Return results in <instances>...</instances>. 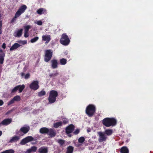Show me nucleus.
<instances>
[{
	"label": "nucleus",
	"instance_id": "obj_1",
	"mask_svg": "<svg viewBox=\"0 0 153 153\" xmlns=\"http://www.w3.org/2000/svg\"><path fill=\"white\" fill-rule=\"evenodd\" d=\"M117 123L116 120L114 118H105L102 121L103 125L107 127L115 126Z\"/></svg>",
	"mask_w": 153,
	"mask_h": 153
},
{
	"label": "nucleus",
	"instance_id": "obj_2",
	"mask_svg": "<svg viewBox=\"0 0 153 153\" xmlns=\"http://www.w3.org/2000/svg\"><path fill=\"white\" fill-rule=\"evenodd\" d=\"M27 8V7L25 5H22L16 12L14 17L11 21L10 23H12L15 22L16 21V18L20 16L22 13H23Z\"/></svg>",
	"mask_w": 153,
	"mask_h": 153
},
{
	"label": "nucleus",
	"instance_id": "obj_3",
	"mask_svg": "<svg viewBox=\"0 0 153 153\" xmlns=\"http://www.w3.org/2000/svg\"><path fill=\"white\" fill-rule=\"evenodd\" d=\"M96 111L95 106L92 104H89L86 108L85 113L89 117H92Z\"/></svg>",
	"mask_w": 153,
	"mask_h": 153
},
{
	"label": "nucleus",
	"instance_id": "obj_4",
	"mask_svg": "<svg viewBox=\"0 0 153 153\" xmlns=\"http://www.w3.org/2000/svg\"><path fill=\"white\" fill-rule=\"evenodd\" d=\"M70 40L66 33L63 34L60 40V43L65 46H67L69 45Z\"/></svg>",
	"mask_w": 153,
	"mask_h": 153
},
{
	"label": "nucleus",
	"instance_id": "obj_5",
	"mask_svg": "<svg viewBox=\"0 0 153 153\" xmlns=\"http://www.w3.org/2000/svg\"><path fill=\"white\" fill-rule=\"evenodd\" d=\"M53 51L50 49L45 51L44 58L45 62H47L50 60L53 56Z\"/></svg>",
	"mask_w": 153,
	"mask_h": 153
},
{
	"label": "nucleus",
	"instance_id": "obj_6",
	"mask_svg": "<svg viewBox=\"0 0 153 153\" xmlns=\"http://www.w3.org/2000/svg\"><path fill=\"white\" fill-rule=\"evenodd\" d=\"M39 81L33 80L30 85L29 88L31 90L36 91L39 87Z\"/></svg>",
	"mask_w": 153,
	"mask_h": 153
},
{
	"label": "nucleus",
	"instance_id": "obj_7",
	"mask_svg": "<svg viewBox=\"0 0 153 153\" xmlns=\"http://www.w3.org/2000/svg\"><path fill=\"white\" fill-rule=\"evenodd\" d=\"M98 134L99 136L98 140L99 143H102L106 140L108 137L104 133L99 132L98 133Z\"/></svg>",
	"mask_w": 153,
	"mask_h": 153
},
{
	"label": "nucleus",
	"instance_id": "obj_8",
	"mask_svg": "<svg viewBox=\"0 0 153 153\" xmlns=\"http://www.w3.org/2000/svg\"><path fill=\"white\" fill-rule=\"evenodd\" d=\"M34 139L32 136H27L25 138L22 140L20 142V144L22 145H25L29 142L34 140Z\"/></svg>",
	"mask_w": 153,
	"mask_h": 153
},
{
	"label": "nucleus",
	"instance_id": "obj_9",
	"mask_svg": "<svg viewBox=\"0 0 153 153\" xmlns=\"http://www.w3.org/2000/svg\"><path fill=\"white\" fill-rule=\"evenodd\" d=\"M74 128V126L73 124H71L66 128L65 132L67 134H69L73 131Z\"/></svg>",
	"mask_w": 153,
	"mask_h": 153
},
{
	"label": "nucleus",
	"instance_id": "obj_10",
	"mask_svg": "<svg viewBox=\"0 0 153 153\" xmlns=\"http://www.w3.org/2000/svg\"><path fill=\"white\" fill-rule=\"evenodd\" d=\"M21 100V97L19 96L16 95L15 96L7 103L8 105H10L13 103L15 101L18 102Z\"/></svg>",
	"mask_w": 153,
	"mask_h": 153
},
{
	"label": "nucleus",
	"instance_id": "obj_11",
	"mask_svg": "<svg viewBox=\"0 0 153 153\" xmlns=\"http://www.w3.org/2000/svg\"><path fill=\"white\" fill-rule=\"evenodd\" d=\"M12 122V119L11 118L5 119L0 123V126L2 125L7 126L10 124Z\"/></svg>",
	"mask_w": 153,
	"mask_h": 153
},
{
	"label": "nucleus",
	"instance_id": "obj_12",
	"mask_svg": "<svg viewBox=\"0 0 153 153\" xmlns=\"http://www.w3.org/2000/svg\"><path fill=\"white\" fill-rule=\"evenodd\" d=\"M48 132L47 134L51 137H55L56 135V133L53 128L48 129Z\"/></svg>",
	"mask_w": 153,
	"mask_h": 153
},
{
	"label": "nucleus",
	"instance_id": "obj_13",
	"mask_svg": "<svg viewBox=\"0 0 153 153\" xmlns=\"http://www.w3.org/2000/svg\"><path fill=\"white\" fill-rule=\"evenodd\" d=\"M51 68L53 69H55L58 67V63L57 60L52 59L51 61Z\"/></svg>",
	"mask_w": 153,
	"mask_h": 153
},
{
	"label": "nucleus",
	"instance_id": "obj_14",
	"mask_svg": "<svg viewBox=\"0 0 153 153\" xmlns=\"http://www.w3.org/2000/svg\"><path fill=\"white\" fill-rule=\"evenodd\" d=\"M5 56V54L4 52L1 49H0V63L1 64H2L3 63L4 57Z\"/></svg>",
	"mask_w": 153,
	"mask_h": 153
},
{
	"label": "nucleus",
	"instance_id": "obj_15",
	"mask_svg": "<svg viewBox=\"0 0 153 153\" xmlns=\"http://www.w3.org/2000/svg\"><path fill=\"white\" fill-rule=\"evenodd\" d=\"M37 13L39 15H41L42 14H46V10L43 8H41L38 10L36 11Z\"/></svg>",
	"mask_w": 153,
	"mask_h": 153
},
{
	"label": "nucleus",
	"instance_id": "obj_16",
	"mask_svg": "<svg viewBox=\"0 0 153 153\" xmlns=\"http://www.w3.org/2000/svg\"><path fill=\"white\" fill-rule=\"evenodd\" d=\"M103 132L106 136H110L113 133V131L112 129H109L105 130Z\"/></svg>",
	"mask_w": 153,
	"mask_h": 153
},
{
	"label": "nucleus",
	"instance_id": "obj_17",
	"mask_svg": "<svg viewBox=\"0 0 153 153\" xmlns=\"http://www.w3.org/2000/svg\"><path fill=\"white\" fill-rule=\"evenodd\" d=\"M58 96V94L57 91L55 90H51L49 93V96L56 98Z\"/></svg>",
	"mask_w": 153,
	"mask_h": 153
},
{
	"label": "nucleus",
	"instance_id": "obj_18",
	"mask_svg": "<svg viewBox=\"0 0 153 153\" xmlns=\"http://www.w3.org/2000/svg\"><path fill=\"white\" fill-rule=\"evenodd\" d=\"M30 130V127L28 126L26 127H23L20 128V130L23 134H25L28 132Z\"/></svg>",
	"mask_w": 153,
	"mask_h": 153
},
{
	"label": "nucleus",
	"instance_id": "obj_19",
	"mask_svg": "<svg viewBox=\"0 0 153 153\" xmlns=\"http://www.w3.org/2000/svg\"><path fill=\"white\" fill-rule=\"evenodd\" d=\"M121 153H129V151L128 148L126 146H123L120 149Z\"/></svg>",
	"mask_w": 153,
	"mask_h": 153
},
{
	"label": "nucleus",
	"instance_id": "obj_20",
	"mask_svg": "<svg viewBox=\"0 0 153 153\" xmlns=\"http://www.w3.org/2000/svg\"><path fill=\"white\" fill-rule=\"evenodd\" d=\"M37 149V148L35 146L31 147L30 149H28L26 152L25 153H30L31 152H35Z\"/></svg>",
	"mask_w": 153,
	"mask_h": 153
},
{
	"label": "nucleus",
	"instance_id": "obj_21",
	"mask_svg": "<svg viewBox=\"0 0 153 153\" xmlns=\"http://www.w3.org/2000/svg\"><path fill=\"white\" fill-rule=\"evenodd\" d=\"M42 40L46 41V42L48 43L51 40V37L49 35H43L42 36Z\"/></svg>",
	"mask_w": 153,
	"mask_h": 153
},
{
	"label": "nucleus",
	"instance_id": "obj_22",
	"mask_svg": "<svg viewBox=\"0 0 153 153\" xmlns=\"http://www.w3.org/2000/svg\"><path fill=\"white\" fill-rule=\"evenodd\" d=\"M21 46V45L19 44L16 43H14L12 46L10 48V51H12L15 50L19 48Z\"/></svg>",
	"mask_w": 153,
	"mask_h": 153
},
{
	"label": "nucleus",
	"instance_id": "obj_23",
	"mask_svg": "<svg viewBox=\"0 0 153 153\" xmlns=\"http://www.w3.org/2000/svg\"><path fill=\"white\" fill-rule=\"evenodd\" d=\"M38 150L39 153H47L48 152V149L46 147H41Z\"/></svg>",
	"mask_w": 153,
	"mask_h": 153
},
{
	"label": "nucleus",
	"instance_id": "obj_24",
	"mask_svg": "<svg viewBox=\"0 0 153 153\" xmlns=\"http://www.w3.org/2000/svg\"><path fill=\"white\" fill-rule=\"evenodd\" d=\"M39 131L42 134H47L48 131V128L46 127H43L40 129Z\"/></svg>",
	"mask_w": 153,
	"mask_h": 153
},
{
	"label": "nucleus",
	"instance_id": "obj_25",
	"mask_svg": "<svg viewBox=\"0 0 153 153\" xmlns=\"http://www.w3.org/2000/svg\"><path fill=\"white\" fill-rule=\"evenodd\" d=\"M22 29H20L19 30H18L17 32L16 33H15L14 34H16V35H14V36L15 37H20L22 35Z\"/></svg>",
	"mask_w": 153,
	"mask_h": 153
},
{
	"label": "nucleus",
	"instance_id": "obj_26",
	"mask_svg": "<svg viewBox=\"0 0 153 153\" xmlns=\"http://www.w3.org/2000/svg\"><path fill=\"white\" fill-rule=\"evenodd\" d=\"M20 139L19 136H14L12 137L10 140L9 142L10 143H13V142H16L18 141Z\"/></svg>",
	"mask_w": 153,
	"mask_h": 153
},
{
	"label": "nucleus",
	"instance_id": "obj_27",
	"mask_svg": "<svg viewBox=\"0 0 153 153\" xmlns=\"http://www.w3.org/2000/svg\"><path fill=\"white\" fill-rule=\"evenodd\" d=\"M17 87H18V90L19 93H21L25 88V85L24 84L18 85Z\"/></svg>",
	"mask_w": 153,
	"mask_h": 153
},
{
	"label": "nucleus",
	"instance_id": "obj_28",
	"mask_svg": "<svg viewBox=\"0 0 153 153\" xmlns=\"http://www.w3.org/2000/svg\"><path fill=\"white\" fill-rule=\"evenodd\" d=\"M56 98L49 96L48 97V101L50 103H52L55 102L56 101Z\"/></svg>",
	"mask_w": 153,
	"mask_h": 153
},
{
	"label": "nucleus",
	"instance_id": "obj_29",
	"mask_svg": "<svg viewBox=\"0 0 153 153\" xmlns=\"http://www.w3.org/2000/svg\"><path fill=\"white\" fill-rule=\"evenodd\" d=\"M62 126V122L61 121L56 122L53 124V127L57 128L59 126Z\"/></svg>",
	"mask_w": 153,
	"mask_h": 153
},
{
	"label": "nucleus",
	"instance_id": "obj_30",
	"mask_svg": "<svg viewBox=\"0 0 153 153\" xmlns=\"http://www.w3.org/2000/svg\"><path fill=\"white\" fill-rule=\"evenodd\" d=\"M74 150V148L72 146H69L67 148L66 153H72Z\"/></svg>",
	"mask_w": 153,
	"mask_h": 153
},
{
	"label": "nucleus",
	"instance_id": "obj_31",
	"mask_svg": "<svg viewBox=\"0 0 153 153\" xmlns=\"http://www.w3.org/2000/svg\"><path fill=\"white\" fill-rule=\"evenodd\" d=\"M67 60L65 59L62 58L60 59V62L61 65H65L67 63Z\"/></svg>",
	"mask_w": 153,
	"mask_h": 153
},
{
	"label": "nucleus",
	"instance_id": "obj_32",
	"mask_svg": "<svg viewBox=\"0 0 153 153\" xmlns=\"http://www.w3.org/2000/svg\"><path fill=\"white\" fill-rule=\"evenodd\" d=\"M14 152L15 151L11 149L6 150L1 153H14Z\"/></svg>",
	"mask_w": 153,
	"mask_h": 153
},
{
	"label": "nucleus",
	"instance_id": "obj_33",
	"mask_svg": "<svg viewBox=\"0 0 153 153\" xmlns=\"http://www.w3.org/2000/svg\"><path fill=\"white\" fill-rule=\"evenodd\" d=\"M46 94V92L45 91L42 90L38 93V96L41 97L42 96L45 95Z\"/></svg>",
	"mask_w": 153,
	"mask_h": 153
},
{
	"label": "nucleus",
	"instance_id": "obj_34",
	"mask_svg": "<svg viewBox=\"0 0 153 153\" xmlns=\"http://www.w3.org/2000/svg\"><path fill=\"white\" fill-rule=\"evenodd\" d=\"M85 140V138L83 137H80L78 139V141L79 143H82Z\"/></svg>",
	"mask_w": 153,
	"mask_h": 153
},
{
	"label": "nucleus",
	"instance_id": "obj_35",
	"mask_svg": "<svg viewBox=\"0 0 153 153\" xmlns=\"http://www.w3.org/2000/svg\"><path fill=\"white\" fill-rule=\"evenodd\" d=\"M39 39V38L38 36L30 40V42L31 43H33L36 42Z\"/></svg>",
	"mask_w": 153,
	"mask_h": 153
},
{
	"label": "nucleus",
	"instance_id": "obj_36",
	"mask_svg": "<svg viewBox=\"0 0 153 153\" xmlns=\"http://www.w3.org/2000/svg\"><path fill=\"white\" fill-rule=\"evenodd\" d=\"M18 87H17V86L15 87L11 90V94H12L13 93H16L18 90Z\"/></svg>",
	"mask_w": 153,
	"mask_h": 153
},
{
	"label": "nucleus",
	"instance_id": "obj_37",
	"mask_svg": "<svg viewBox=\"0 0 153 153\" xmlns=\"http://www.w3.org/2000/svg\"><path fill=\"white\" fill-rule=\"evenodd\" d=\"M65 140L62 139H58V142L61 146H62L65 143Z\"/></svg>",
	"mask_w": 153,
	"mask_h": 153
},
{
	"label": "nucleus",
	"instance_id": "obj_38",
	"mask_svg": "<svg viewBox=\"0 0 153 153\" xmlns=\"http://www.w3.org/2000/svg\"><path fill=\"white\" fill-rule=\"evenodd\" d=\"M31 28V26L29 25L25 26L24 27L25 32H28L29 29Z\"/></svg>",
	"mask_w": 153,
	"mask_h": 153
},
{
	"label": "nucleus",
	"instance_id": "obj_39",
	"mask_svg": "<svg viewBox=\"0 0 153 153\" xmlns=\"http://www.w3.org/2000/svg\"><path fill=\"white\" fill-rule=\"evenodd\" d=\"M18 43L21 44L22 45H25L27 44V41L26 40H19L17 42Z\"/></svg>",
	"mask_w": 153,
	"mask_h": 153
},
{
	"label": "nucleus",
	"instance_id": "obj_40",
	"mask_svg": "<svg viewBox=\"0 0 153 153\" xmlns=\"http://www.w3.org/2000/svg\"><path fill=\"white\" fill-rule=\"evenodd\" d=\"M2 21L0 20V35L2 33Z\"/></svg>",
	"mask_w": 153,
	"mask_h": 153
},
{
	"label": "nucleus",
	"instance_id": "obj_41",
	"mask_svg": "<svg viewBox=\"0 0 153 153\" xmlns=\"http://www.w3.org/2000/svg\"><path fill=\"white\" fill-rule=\"evenodd\" d=\"M68 123V119H65L63 120L62 123L64 124H66Z\"/></svg>",
	"mask_w": 153,
	"mask_h": 153
},
{
	"label": "nucleus",
	"instance_id": "obj_42",
	"mask_svg": "<svg viewBox=\"0 0 153 153\" xmlns=\"http://www.w3.org/2000/svg\"><path fill=\"white\" fill-rule=\"evenodd\" d=\"M58 74V73H55V74H49V76L51 77H55L57 76Z\"/></svg>",
	"mask_w": 153,
	"mask_h": 153
},
{
	"label": "nucleus",
	"instance_id": "obj_43",
	"mask_svg": "<svg viewBox=\"0 0 153 153\" xmlns=\"http://www.w3.org/2000/svg\"><path fill=\"white\" fill-rule=\"evenodd\" d=\"M16 134L18 135L19 136H22L23 135L22 133V132L21 131L20 129L19 131H16Z\"/></svg>",
	"mask_w": 153,
	"mask_h": 153
},
{
	"label": "nucleus",
	"instance_id": "obj_44",
	"mask_svg": "<svg viewBox=\"0 0 153 153\" xmlns=\"http://www.w3.org/2000/svg\"><path fill=\"white\" fill-rule=\"evenodd\" d=\"M30 74L29 73L26 74L25 76V78L26 79H27L30 78Z\"/></svg>",
	"mask_w": 153,
	"mask_h": 153
},
{
	"label": "nucleus",
	"instance_id": "obj_45",
	"mask_svg": "<svg viewBox=\"0 0 153 153\" xmlns=\"http://www.w3.org/2000/svg\"><path fill=\"white\" fill-rule=\"evenodd\" d=\"M79 132V129H76L74 132L73 133L75 135L77 134Z\"/></svg>",
	"mask_w": 153,
	"mask_h": 153
},
{
	"label": "nucleus",
	"instance_id": "obj_46",
	"mask_svg": "<svg viewBox=\"0 0 153 153\" xmlns=\"http://www.w3.org/2000/svg\"><path fill=\"white\" fill-rule=\"evenodd\" d=\"M37 24L39 25H41L42 24V22L40 20L38 21L36 23Z\"/></svg>",
	"mask_w": 153,
	"mask_h": 153
},
{
	"label": "nucleus",
	"instance_id": "obj_47",
	"mask_svg": "<svg viewBox=\"0 0 153 153\" xmlns=\"http://www.w3.org/2000/svg\"><path fill=\"white\" fill-rule=\"evenodd\" d=\"M25 37L27 38V37L29 36V35L28 34V32H25L24 35Z\"/></svg>",
	"mask_w": 153,
	"mask_h": 153
},
{
	"label": "nucleus",
	"instance_id": "obj_48",
	"mask_svg": "<svg viewBox=\"0 0 153 153\" xmlns=\"http://www.w3.org/2000/svg\"><path fill=\"white\" fill-rule=\"evenodd\" d=\"M6 44L5 43H4L2 44V48L4 49H5L6 48Z\"/></svg>",
	"mask_w": 153,
	"mask_h": 153
},
{
	"label": "nucleus",
	"instance_id": "obj_49",
	"mask_svg": "<svg viewBox=\"0 0 153 153\" xmlns=\"http://www.w3.org/2000/svg\"><path fill=\"white\" fill-rule=\"evenodd\" d=\"M4 104V102L1 100H0V106Z\"/></svg>",
	"mask_w": 153,
	"mask_h": 153
},
{
	"label": "nucleus",
	"instance_id": "obj_50",
	"mask_svg": "<svg viewBox=\"0 0 153 153\" xmlns=\"http://www.w3.org/2000/svg\"><path fill=\"white\" fill-rule=\"evenodd\" d=\"M21 76H23L25 75V74L23 72H22L21 73Z\"/></svg>",
	"mask_w": 153,
	"mask_h": 153
},
{
	"label": "nucleus",
	"instance_id": "obj_51",
	"mask_svg": "<svg viewBox=\"0 0 153 153\" xmlns=\"http://www.w3.org/2000/svg\"><path fill=\"white\" fill-rule=\"evenodd\" d=\"M2 134V132L1 131H0V136H1Z\"/></svg>",
	"mask_w": 153,
	"mask_h": 153
},
{
	"label": "nucleus",
	"instance_id": "obj_52",
	"mask_svg": "<svg viewBox=\"0 0 153 153\" xmlns=\"http://www.w3.org/2000/svg\"><path fill=\"white\" fill-rule=\"evenodd\" d=\"M68 137H71V134H70L68 135Z\"/></svg>",
	"mask_w": 153,
	"mask_h": 153
},
{
	"label": "nucleus",
	"instance_id": "obj_53",
	"mask_svg": "<svg viewBox=\"0 0 153 153\" xmlns=\"http://www.w3.org/2000/svg\"><path fill=\"white\" fill-rule=\"evenodd\" d=\"M98 153H102V152H98Z\"/></svg>",
	"mask_w": 153,
	"mask_h": 153
}]
</instances>
